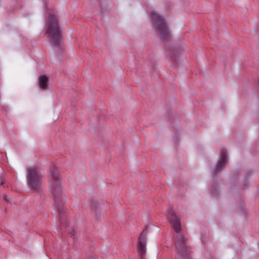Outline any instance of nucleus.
I'll use <instances>...</instances> for the list:
<instances>
[{
  "instance_id": "f257e3e1",
  "label": "nucleus",
  "mask_w": 259,
  "mask_h": 259,
  "mask_svg": "<svg viewBox=\"0 0 259 259\" xmlns=\"http://www.w3.org/2000/svg\"><path fill=\"white\" fill-rule=\"evenodd\" d=\"M167 217L169 220L175 235L174 242L176 246L175 252L178 259H192L191 252L186 245L187 239L183 234L180 225V219L176 215V212L171 209L167 211Z\"/></svg>"
},
{
  "instance_id": "f03ea898",
  "label": "nucleus",
  "mask_w": 259,
  "mask_h": 259,
  "mask_svg": "<svg viewBox=\"0 0 259 259\" xmlns=\"http://www.w3.org/2000/svg\"><path fill=\"white\" fill-rule=\"evenodd\" d=\"M48 176L50 190L53 196L54 204L57 207L59 214L61 215V209L65 203V197L62 192V184L55 166L50 168Z\"/></svg>"
},
{
  "instance_id": "7ed1b4c3",
  "label": "nucleus",
  "mask_w": 259,
  "mask_h": 259,
  "mask_svg": "<svg viewBox=\"0 0 259 259\" xmlns=\"http://www.w3.org/2000/svg\"><path fill=\"white\" fill-rule=\"evenodd\" d=\"M57 17L53 14L49 16V22L47 29V33L50 38V42L56 48L57 53H61L64 51L62 31L58 25Z\"/></svg>"
},
{
  "instance_id": "20e7f679",
  "label": "nucleus",
  "mask_w": 259,
  "mask_h": 259,
  "mask_svg": "<svg viewBox=\"0 0 259 259\" xmlns=\"http://www.w3.org/2000/svg\"><path fill=\"white\" fill-rule=\"evenodd\" d=\"M151 17L155 24V31L157 34L159 35L163 41L167 39L169 37L170 34L164 19L155 10L151 11Z\"/></svg>"
},
{
  "instance_id": "39448f33",
  "label": "nucleus",
  "mask_w": 259,
  "mask_h": 259,
  "mask_svg": "<svg viewBox=\"0 0 259 259\" xmlns=\"http://www.w3.org/2000/svg\"><path fill=\"white\" fill-rule=\"evenodd\" d=\"M26 178L28 186L33 189H38L42 184V176L38 167L33 166L28 167Z\"/></svg>"
},
{
  "instance_id": "423d86ee",
  "label": "nucleus",
  "mask_w": 259,
  "mask_h": 259,
  "mask_svg": "<svg viewBox=\"0 0 259 259\" xmlns=\"http://www.w3.org/2000/svg\"><path fill=\"white\" fill-rule=\"evenodd\" d=\"M138 251L140 255L141 259H145L146 255V237L144 232H143L139 237Z\"/></svg>"
},
{
  "instance_id": "0eeeda50",
  "label": "nucleus",
  "mask_w": 259,
  "mask_h": 259,
  "mask_svg": "<svg viewBox=\"0 0 259 259\" xmlns=\"http://www.w3.org/2000/svg\"><path fill=\"white\" fill-rule=\"evenodd\" d=\"M227 153L226 150H222L221 154V159L218 162L214 168V172L217 173L220 172L225 168L227 162Z\"/></svg>"
},
{
  "instance_id": "6e6552de",
  "label": "nucleus",
  "mask_w": 259,
  "mask_h": 259,
  "mask_svg": "<svg viewBox=\"0 0 259 259\" xmlns=\"http://www.w3.org/2000/svg\"><path fill=\"white\" fill-rule=\"evenodd\" d=\"M48 79L45 75H41L39 78V85L40 88L46 89L48 85Z\"/></svg>"
},
{
  "instance_id": "1a4fd4ad",
  "label": "nucleus",
  "mask_w": 259,
  "mask_h": 259,
  "mask_svg": "<svg viewBox=\"0 0 259 259\" xmlns=\"http://www.w3.org/2000/svg\"><path fill=\"white\" fill-rule=\"evenodd\" d=\"M60 227L61 228H65L67 226V224L65 222V218L63 217H61L60 219Z\"/></svg>"
},
{
  "instance_id": "9d476101",
  "label": "nucleus",
  "mask_w": 259,
  "mask_h": 259,
  "mask_svg": "<svg viewBox=\"0 0 259 259\" xmlns=\"http://www.w3.org/2000/svg\"><path fill=\"white\" fill-rule=\"evenodd\" d=\"M4 199L7 202H8L9 201V199L7 198V196H4Z\"/></svg>"
}]
</instances>
